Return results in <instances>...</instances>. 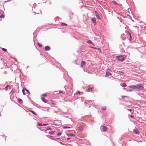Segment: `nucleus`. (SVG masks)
<instances>
[{
  "label": "nucleus",
  "mask_w": 146,
  "mask_h": 146,
  "mask_svg": "<svg viewBox=\"0 0 146 146\" xmlns=\"http://www.w3.org/2000/svg\"><path fill=\"white\" fill-rule=\"evenodd\" d=\"M137 89L143 90L144 89L143 86L142 84H140L137 85Z\"/></svg>",
  "instance_id": "obj_1"
},
{
  "label": "nucleus",
  "mask_w": 146,
  "mask_h": 146,
  "mask_svg": "<svg viewBox=\"0 0 146 146\" xmlns=\"http://www.w3.org/2000/svg\"><path fill=\"white\" fill-rule=\"evenodd\" d=\"M116 58L117 60L120 61H122L125 60L123 56H117Z\"/></svg>",
  "instance_id": "obj_2"
},
{
  "label": "nucleus",
  "mask_w": 146,
  "mask_h": 146,
  "mask_svg": "<svg viewBox=\"0 0 146 146\" xmlns=\"http://www.w3.org/2000/svg\"><path fill=\"white\" fill-rule=\"evenodd\" d=\"M129 87L133 89H137V85H131L129 86Z\"/></svg>",
  "instance_id": "obj_3"
},
{
  "label": "nucleus",
  "mask_w": 146,
  "mask_h": 146,
  "mask_svg": "<svg viewBox=\"0 0 146 146\" xmlns=\"http://www.w3.org/2000/svg\"><path fill=\"white\" fill-rule=\"evenodd\" d=\"M102 130L104 131H106L107 128V127L104 126H101Z\"/></svg>",
  "instance_id": "obj_4"
},
{
  "label": "nucleus",
  "mask_w": 146,
  "mask_h": 146,
  "mask_svg": "<svg viewBox=\"0 0 146 146\" xmlns=\"http://www.w3.org/2000/svg\"><path fill=\"white\" fill-rule=\"evenodd\" d=\"M92 21L94 23V25H96V20L95 17H94L92 18Z\"/></svg>",
  "instance_id": "obj_5"
},
{
  "label": "nucleus",
  "mask_w": 146,
  "mask_h": 146,
  "mask_svg": "<svg viewBox=\"0 0 146 146\" xmlns=\"http://www.w3.org/2000/svg\"><path fill=\"white\" fill-rule=\"evenodd\" d=\"M86 62L84 61L81 62L80 64V66L82 68L84 65H86Z\"/></svg>",
  "instance_id": "obj_6"
},
{
  "label": "nucleus",
  "mask_w": 146,
  "mask_h": 146,
  "mask_svg": "<svg viewBox=\"0 0 146 146\" xmlns=\"http://www.w3.org/2000/svg\"><path fill=\"white\" fill-rule=\"evenodd\" d=\"M45 50L46 51H48L50 50V48L48 46H46L44 48Z\"/></svg>",
  "instance_id": "obj_7"
},
{
  "label": "nucleus",
  "mask_w": 146,
  "mask_h": 146,
  "mask_svg": "<svg viewBox=\"0 0 146 146\" xmlns=\"http://www.w3.org/2000/svg\"><path fill=\"white\" fill-rule=\"evenodd\" d=\"M112 75V74L110 72H107L106 73V75L105 76V77H108L110 76H111Z\"/></svg>",
  "instance_id": "obj_8"
},
{
  "label": "nucleus",
  "mask_w": 146,
  "mask_h": 146,
  "mask_svg": "<svg viewBox=\"0 0 146 146\" xmlns=\"http://www.w3.org/2000/svg\"><path fill=\"white\" fill-rule=\"evenodd\" d=\"M127 37L129 36V40H131V35L130 33H128L127 34Z\"/></svg>",
  "instance_id": "obj_9"
},
{
  "label": "nucleus",
  "mask_w": 146,
  "mask_h": 146,
  "mask_svg": "<svg viewBox=\"0 0 146 146\" xmlns=\"http://www.w3.org/2000/svg\"><path fill=\"white\" fill-rule=\"evenodd\" d=\"M17 102L20 104H22L23 103L22 100L20 98L18 99Z\"/></svg>",
  "instance_id": "obj_10"
},
{
  "label": "nucleus",
  "mask_w": 146,
  "mask_h": 146,
  "mask_svg": "<svg viewBox=\"0 0 146 146\" xmlns=\"http://www.w3.org/2000/svg\"><path fill=\"white\" fill-rule=\"evenodd\" d=\"M134 133L135 134H139V132L138 130L135 129L134 131Z\"/></svg>",
  "instance_id": "obj_11"
},
{
  "label": "nucleus",
  "mask_w": 146,
  "mask_h": 146,
  "mask_svg": "<svg viewBox=\"0 0 146 146\" xmlns=\"http://www.w3.org/2000/svg\"><path fill=\"white\" fill-rule=\"evenodd\" d=\"M93 89V87H89L88 88L87 90L88 92H90L91 91L92 89Z\"/></svg>",
  "instance_id": "obj_12"
},
{
  "label": "nucleus",
  "mask_w": 146,
  "mask_h": 146,
  "mask_svg": "<svg viewBox=\"0 0 146 146\" xmlns=\"http://www.w3.org/2000/svg\"><path fill=\"white\" fill-rule=\"evenodd\" d=\"M42 100V101L44 103H46L47 102V101L44 98H41Z\"/></svg>",
  "instance_id": "obj_13"
},
{
  "label": "nucleus",
  "mask_w": 146,
  "mask_h": 146,
  "mask_svg": "<svg viewBox=\"0 0 146 146\" xmlns=\"http://www.w3.org/2000/svg\"><path fill=\"white\" fill-rule=\"evenodd\" d=\"M87 42L89 44H92L93 45H94L93 43L90 40H88L87 41Z\"/></svg>",
  "instance_id": "obj_14"
},
{
  "label": "nucleus",
  "mask_w": 146,
  "mask_h": 146,
  "mask_svg": "<svg viewBox=\"0 0 146 146\" xmlns=\"http://www.w3.org/2000/svg\"><path fill=\"white\" fill-rule=\"evenodd\" d=\"M83 129V127L82 126H80L78 127V129L80 131H81Z\"/></svg>",
  "instance_id": "obj_15"
},
{
  "label": "nucleus",
  "mask_w": 146,
  "mask_h": 146,
  "mask_svg": "<svg viewBox=\"0 0 146 146\" xmlns=\"http://www.w3.org/2000/svg\"><path fill=\"white\" fill-rule=\"evenodd\" d=\"M50 101L51 102L52 104H53L55 105L56 104V103L54 100H51Z\"/></svg>",
  "instance_id": "obj_16"
},
{
  "label": "nucleus",
  "mask_w": 146,
  "mask_h": 146,
  "mask_svg": "<svg viewBox=\"0 0 146 146\" xmlns=\"http://www.w3.org/2000/svg\"><path fill=\"white\" fill-rule=\"evenodd\" d=\"M61 25L62 26H66L67 25V24L65 23H61Z\"/></svg>",
  "instance_id": "obj_17"
},
{
  "label": "nucleus",
  "mask_w": 146,
  "mask_h": 146,
  "mask_svg": "<svg viewBox=\"0 0 146 146\" xmlns=\"http://www.w3.org/2000/svg\"><path fill=\"white\" fill-rule=\"evenodd\" d=\"M106 108L105 107H103L101 108V110H106Z\"/></svg>",
  "instance_id": "obj_18"
},
{
  "label": "nucleus",
  "mask_w": 146,
  "mask_h": 146,
  "mask_svg": "<svg viewBox=\"0 0 146 146\" xmlns=\"http://www.w3.org/2000/svg\"><path fill=\"white\" fill-rule=\"evenodd\" d=\"M127 86V85L125 83H123V84H122V87H126Z\"/></svg>",
  "instance_id": "obj_19"
},
{
  "label": "nucleus",
  "mask_w": 146,
  "mask_h": 146,
  "mask_svg": "<svg viewBox=\"0 0 146 146\" xmlns=\"http://www.w3.org/2000/svg\"><path fill=\"white\" fill-rule=\"evenodd\" d=\"M96 17L98 19H100V18L99 15H96Z\"/></svg>",
  "instance_id": "obj_20"
},
{
  "label": "nucleus",
  "mask_w": 146,
  "mask_h": 146,
  "mask_svg": "<svg viewBox=\"0 0 146 146\" xmlns=\"http://www.w3.org/2000/svg\"><path fill=\"white\" fill-rule=\"evenodd\" d=\"M4 17V15L3 14H1V15H0V18H3Z\"/></svg>",
  "instance_id": "obj_21"
},
{
  "label": "nucleus",
  "mask_w": 146,
  "mask_h": 146,
  "mask_svg": "<svg viewBox=\"0 0 146 146\" xmlns=\"http://www.w3.org/2000/svg\"><path fill=\"white\" fill-rule=\"evenodd\" d=\"M112 2L115 5H118V3L114 1H113Z\"/></svg>",
  "instance_id": "obj_22"
},
{
  "label": "nucleus",
  "mask_w": 146,
  "mask_h": 146,
  "mask_svg": "<svg viewBox=\"0 0 146 146\" xmlns=\"http://www.w3.org/2000/svg\"><path fill=\"white\" fill-rule=\"evenodd\" d=\"M2 50H3V51H5V52H6L7 51V50L5 48H2Z\"/></svg>",
  "instance_id": "obj_23"
},
{
  "label": "nucleus",
  "mask_w": 146,
  "mask_h": 146,
  "mask_svg": "<svg viewBox=\"0 0 146 146\" xmlns=\"http://www.w3.org/2000/svg\"><path fill=\"white\" fill-rule=\"evenodd\" d=\"M38 44L40 47H41L42 46V45L39 43H38Z\"/></svg>",
  "instance_id": "obj_24"
},
{
  "label": "nucleus",
  "mask_w": 146,
  "mask_h": 146,
  "mask_svg": "<svg viewBox=\"0 0 146 146\" xmlns=\"http://www.w3.org/2000/svg\"><path fill=\"white\" fill-rule=\"evenodd\" d=\"M69 136H73V135L72 133L69 134L68 135Z\"/></svg>",
  "instance_id": "obj_25"
},
{
  "label": "nucleus",
  "mask_w": 146,
  "mask_h": 146,
  "mask_svg": "<svg viewBox=\"0 0 146 146\" xmlns=\"http://www.w3.org/2000/svg\"><path fill=\"white\" fill-rule=\"evenodd\" d=\"M8 88H10V86H9V85H7V86H6V87H5V88H6L7 89Z\"/></svg>",
  "instance_id": "obj_26"
},
{
  "label": "nucleus",
  "mask_w": 146,
  "mask_h": 146,
  "mask_svg": "<svg viewBox=\"0 0 146 146\" xmlns=\"http://www.w3.org/2000/svg\"><path fill=\"white\" fill-rule=\"evenodd\" d=\"M22 92L24 95H25V89H23L22 90Z\"/></svg>",
  "instance_id": "obj_27"
},
{
  "label": "nucleus",
  "mask_w": 146,
  "mask_h": 146,
  "mask_svg": "<svg viewBox=\"0 0 146 146\" xmlns=\"http://www.w3.org/2000/svg\"><path fill=\"white\" fill-rule=\"evenodd\" d=\"M48 129H50V130H51V128H50V127H48L47 128V129H46V131H47V130H48Z\"/></svg>",
  "instance_id": "obj_28"
},
{
  "label": "nucleus",
  "mask_w": 146,
  "mask_h": 146,
  "mask_svg": "<svg viewBox=\"0 0 146 146\" xmlns=\"http://www.w3.org/2000/svg\"><path fill=\"white\" fill-rule=\"evenodd\" d=\"M55 131H51L49 132V133L50 134H52Z\"/></svg>",
  "instance_id": "obj_29"
},
{
  "label": "nucleus",
  "mask_w": 146,
  "mask_h": 146,
  "mask_svg": "<svg viewBox=\"0 0 146 146\" xmlns=\"http://www.w3.org/2000/svg\"><path fill=\"white\" fill-rule=\"evenodd\" d=\"M38 125L39 126H42V125L41 123H38Z\"/></svg>",
  "instance_id": "obj_30"
},
{
  "label": "nucleus",
  "mask_w": 146,
  "mask_h": 146,
  "mask_svg": "<svg viewBox=\"0 0 146 146\" xmlns=\"http://www.w3.org/2000/svg\"><path fill=\"white\" fill-rule=\"evenodd\" d=\"M82 92H80V91H78V92H76V94H80V93H81V94H82Z\"/></svg>",
  "instance_id": "obj_31"
},
{
  "label": "nucleus",
  "mask_w": 146,
  "mask_h": 146,
  "mask_svg": "<svg viewBox=\"0 0 146 146\" xmlns=\"http://www.w3.org/2000/svg\"><path fill=\"white\" fill-rule=\"evenodd\" d=\"M46 95H47L45 94H44L42 95V96L44 97H45Z\"/></svg>",
  "instance_id": "obj_32"
},
{
  "label": "nucleus",
  "mask_w": 146,
  "mask_h": 146,
  "mask_svg": "<svg viewBox=\"0 0 146 146\" xmlns=\"http://www.w3.org/2000/svg\"><path fill=\"white\" fill-rule=\"evenodd\" d=\"M32 113H33L35 115V112H34L33 111H30Z\"/></svg>",
  "instance_id": "obj_33"
},
{
  "label": "nucleus",
  "mask_w": 146,
  "mask_h": 146,
  "mask_svg": "<svg viewBox=\"0 0 146 146\" xmlns=\"http://www.w3.org/2000/svg\"><path fill=\"white\" fill-rule=\"evenodd\" d=\"M48 125V124H47V123L43 124L42 125V126H46Z\"/></svg>",
  "instance_id": "obj_34"
},
{
  "label": "nucleus",
  "mask_w": 146,
  "mask_h": 146,
  "mask_svg": "<svg viewBox=\"0 0 146 146\" xmlns=\"http://www.w3.org/2000/svg\"><path fill=\"white\" fill-rule=\"evenodd\" d=\"M95 13L96 14V15H98V13H97L96 11H95Z\"/></svg>",
  "instance_id": "obj_35"
},
{
  "label": "nucleus",
  "mask_w": 146,
  "mask_h": 146,
  "mask_svg": "<svg viewBox=\"0 0 146 146\" xmlns=\"http://www.w3.org/2000/svg\"><path fill=\"white\" fill-rule=\"evenodd\" d=\"M61 134V133H58L57 134V135H60Z\"/></svg>",
  "instance_id": "obj_36"
},
{
  "label": "nucleus",
  "mask_w": 146,
  "mask_h": 146,
  "mask_svg": "<svg viewBox=\"0 0 146 146\" xmlns=\"http://www.w3.org/2000/svg\"><path fill=\"white\" fill-rule=\"evenodd\" d=\"M25 90H26V91L27 92H28L29 93V90H27V89H25Z\"/></svg>",
  "instance_id": "obj_37"
},
{
  "label": "nucleus",
  "mask_w": 146,
  "mask_h": 146,
  "mask_svg": "<svg viewBox=\"0 0 146 146\" xmlns=\"http://www.w3.org/2000/svg\"><path fill=\"white\" fill-rule=\"evenodd\" d=\"M68 127H63V128L65 129L66 128H68Z\"/></svg>",
  "instance_id": "obj_38"
},
{
  "label": "nucleus",
  "mask_w": 146,
  "mask_h": 146,
  "mask_svg": "<svg viewBox=\"0 0 146 146\" xmlns=\"http://www.w3.org/2000/svg\"><path fill=\"white\" fill-rule=\"evenodd\" d=\"M127 110H128V111H132V110L131 109H127Z\"/></svg>",
  "instance_id": "obj_39"
},
{
  "label": "nucleus",
  "mask_w": 146,
  "mask_h": 146,
  "mask_svg": "<svg viewBox=\"0 0 146 146\" xmlns=\"http://www.w3.org/2000/svg\"><path fill=\"white\" fill-rule=\"evenodd\" d=\"M130 116L131 117H132V118H133V116H132L131 115H130Z\"/></svg>",
  "instance_id": "obj_40"
},
{
  "label": "nucleus",
  "mask_w": 146,
  "mask_h": 146,
  "mask_svg": "<svg viewBox=\"0 0 146 146\" xmlns=\"http://www.w3.org/2000/svg\"><path fill=\"white\" fill-rule=\"evenodd\" d=\"M70 139V137H69V138H67V139L68 140Z\"/></svg>",
  "instance_id": "obj_41"
},
{
  "label": "nucleus",
  "mask_w": 146,
  "mask_h": 146,
  "mask_svg": "<svg viewBox=\"0 0 146 146\" xmlns=\"http://www.w3.org/2000/svg\"><path fill=\"white\" fill-rule=\"evenodd\" d=\"M58 92V91H57L54 92V93H55V92Z\"/></svg>",
  "instance_id": "obj_42"
},
{
  "label": "nucleus",
  "mask_w": 146,
  "mask_h": 146,
  "mask_svg": "<svg viewBox=\"0 0 146 146\" xmlns=\"http://www.w3.org/2000/svg\"><path fill=\"white\" fill-rule=\"evenodd\" d=\"M62 92L61 91H60L59 92V93H62Z\"/></svg>",
  "instance_id": "obj_43"
},
{
  "label": "nucleus",
  "mask_w": 146,
  "mask_h": 146,
  "mask_svg": "<svg viewBox=\"0 0 146 146\" xmlns=\"http://www.w3.org/2000/svg\"><path fill=\"white\" fill-rule=\"evenodd\" d=\"M125 96H122V98H123V97H125Z\"/></svg>",
  "instance_id": "obj_44"
},
{
  "label": "nucleus",
  "mask_w": 146,
  "mask_h": 146,
  "mask_svg": "<svg viewBox=\"0 0 146 146\" xmlns=\"http://www.w3.org/2000/svg\"><path fill=\"white\" fill-rule=\"evenodd\" d=\"M121 36H123V35H121Z\"/></svg>",
  "instance_id": "obj_45"
}]
</instances>
